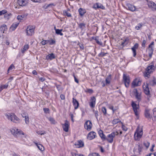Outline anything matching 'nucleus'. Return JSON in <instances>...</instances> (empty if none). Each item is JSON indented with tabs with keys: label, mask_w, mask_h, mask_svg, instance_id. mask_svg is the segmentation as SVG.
I'll use <instances>...</instances> for the list:
<instances>
[{
	"label": "nucleus",
	"mask_w": 156,
	"mask_h": 156,
	"mask_svg": "<svg viewBox=\"0 0 156 156\" xmlns=\"http://www.w3.org/2000/svg\"><path fill=\"white\" fill-rule=\"evenodd\" d=\"M78 12L80 17H82L86 13V9L82 8H80L78 9Z\"/></svg>",
	"instance_id": "nucleus-21"
},
{
	"label": "nucleus",
	"mask_w": 156,
	"mask_h": 156,
	"mask_svg": "<svg viewBox=\"0 0 156 156\" xmlns=\"http://www.w3.org/2000/svg\"><path fill=\"white\" fill-rule=\"evenodd\" d=\"M55 58V56L54 54L51 53L49 54L46 56V58L47 60H52Z\"/></svg>",
	"instance_id": "nucleus-22"
},
{
	"label": "nucleus",
	"mask_w": 156,
	"mask_h": 156,
	"mask_svg": "<svg viewBox=\"0 0 156 156\" xmlns=\"http://www.w3.org/2000/svg\"><path fill=\"white\" fill-rule=\"evenodd\" d=\"M153 113L151 115L152 120L156 121V108H154L153 110Z\"/></svg>",
	"instance_id": "nucleus-29"
},
{
	"label": "nucleus",
	"mask_w": 156,
	"mask_h": 156,
	"mask_svg": "<svg viewBox=\"0 0 156 156\" xmlns=\"http://www.w3.org/2000/svg\"><path fill=\"white\" fill-rule=\"evenodd\" d=\"M55 86L56 88L58 91H60L62 90V87H61L60 85L57 84L55 85Z\"/></svg>",
	"instance_id": "nucleus-57"
},
{
	"label": "nucleus",
	"mask_w": 156,
	"mask_h": 156,
	"mask_svg": "<svg viewBox=\"0 0 156 156\" xmlns=\"http://www.w3.org/2000/svg\"><path fill=\"white\" fill-rule=\"evenodd\" d=\"M23 18V15H19L17 16V19L18 20H22Z\"/></svg>",
	"instance_id": "nucleus-56"
},
{
	"label": "nucleus",
	"mask_w": 156,
	"mask_h": 156,
	"mask_svg": "<svg viewBox=\"0 0 156 156\" xmlns=\"http://www.w3.org/2000/svg\"><path fill=\"white\" fill-rule=\"evenodd\" d=\"M101 139L103 140H106V137L105 136L104 134L103 133L101 135V136H100Z\"/></svg>",
	"instance_id": "nucleus-49"
},
{
	"label": "nucleus",
	"mask_w": 156,
	"mask_h": 156,
	"mask_svg": "<svg viewBox=\"0 0 156 156\" xmlns=\"http://www.w3.org/2000/svg\"><path fill=\"white\" fill-rule=\"evenodd\" d=\"M93 112L94 113L95 116V117L96 118L97 120H98V112L97 110L96 111H94V110H93Z\"/></svg>",
	"instance_id": "nucleus-43"
},
{
	"label": "nucleus",
	"mask_w": 156,
	"mask_h": 156,
	"mask_svg": "<svg viewBox=\"0 0 156 156\" xmlns=\"http://www.w3.org/2000/svg\"><path fill=\"white\" fill-rule=\"evenodd\" d=\"M93 8L95 9L100 8L102 9H104L105 7L101 4L99 3H96L93 5Z\"/></svg>",
	"instance_id": "nucleus-15"
},
{
	"label": "nucleus",
	"mask_w": 156,
	"mask_h": 156,
	"mask_svg": "<svg viewBox=\"0 0 156 156\" xmlns=\"http://www.w3.org/2000/svg\"><path fill=\"white\" fill-rule=\"evenodd\" d=\"M19 23L16 22L13 23L10 27V29L12 31L14 30L19 24Z\"/></svg>",
	"instance_id": "nucleus-25"
},
{
	"label": "nucleus",
	"mask_w": 156,
	"mask_h": 156,
	"mask_svg": "<svg viewBox=\"0 0 156 156\" xmlns=\"http://www.w3.org/2000/svg\"><path fill=\"white\" fill-rule=\"evenodd\" d=\"M48 41H49V40H43L41 42V43L43 45H44L48 43Z\"/></svg>",
	"instance_id": "nucleus-48"
},
{
	"label": "nucleus",
	"mask_w": 156,
	"mask_h": 156,
	"mask_svg": "<svg viewBox=\"0 0 156 156\" xmlns=\"http://www.w3.org/2000/svg\"><path fill=\"white\" fill-rule=\"evenodd\" d=\"M101 111L104 115H106L107 114V109L105 107H102Z\"/></svg>",
	"instance_id": "nucleus-40"
},
{
	"label": "nucleus",
	"mask_w": 156,
	"mask_h": 156,
	"mask_svg": "<svg viewBox=\"0 0 156 156\" xmlns=\"http://www.w3.org/2000/svg\"><path fill=\"white\" fill-rule=\"evenodd\" d=\"M119 134L118 132H116V133L112 132L111 134H108L106 138V140L108 141L110 143H112L113 141V139L115 135H118Z\"/></svg>",
	"instance_id": "nucleus-5"
},
{
	"label": "nucleus",
	"mask_w": 156,
	"mask_h": 156,
	"mask_svg": "<svg viewBox=\"0 0 156 156\" xmlns=\"http://www.w3.org/2000/svg\"><path fill=\"white\" fill-rule=\"evenodd\" d=\"M109 108L110 109H111L113 112H115V109H114V107L112 105H110L109 106Z\"/></svg>",
	"instance_id": "nucleus-62"
},
{
	"label": "nucleus",
	"mask_w": 156,
	"mask_h": 156,
	"mask_svg": "<svg viewBox=\"0 0 156 156\" xmlns=\"http://www.w3.org/2000/svg\"><path fill=\"white\" fill-rule=\"evenodd\" d=\"M142 23H139L135 27V29L137 30H138L142 27Z\"/></svg>",
	"instance_id": "nucleus-42"
},
{
	"label": "nucleus",
	"mask_w": 156,
	"mask_h": 156,
	"mask_svg": "<svg viewBox=\"0 0 156 156\" xmlns=\"http://www.w3.org/2000/svg\"><path fill=\"white\" fill-rule=\"evenodd\" d=\"M156 84V80L154 78L153 79L150 80L149 83H147V85H151L154 86Z\"/></svg>",
	"instance_id": "nucleus-28"
},
{
	"label": "nucleus",
	"mask_w": 156,
	"mask_h": 156,
	"mask_svg": "<svg viewBox=\"0 0 156 156\" xmlns=\"http://www.w3.org/2000/svg\"><path fill=\"white\" fill-rule=\"evenodd\" d=\"M27 2V0H18L17 3L20 6H24L26 5Z\"/></svg>",
	"instance_id": "nucleus-20"
},
{
	"label": "nucleus",
	"mask_w": 156,
	"mask_h": 156,
	"mask_svg": "<svg viewBox=\"0 0 156 156\" xmlns=\"http://www.w3.org/2000/svg\"><path fill=\"white\" fill-rule=\"evenodd\" d=\"M37 146L38 148L41 151H43L44 150V147L42 145L38 144L37 143H34Z\"/></svg>",
	"instance_id": "nucleus-31"
},
{
	"label": "nucleus",
	"mask_w": 156,
	"mask_h": 156,
	"mask_svg": "<svg viewBox=\"0 0 156 156\" xmlns=\"http://www.w3.org/2000/svg\"><path fill=\"white\" fill-rule=\"evenodd\" d=\"M75 145H77V147L78 148L82 147L84 146V143L82 141L80 140L76 143Z\"/></svg>",
	"instance_id": "nucleus-27"
},
{
	"label": "nucleus",
	"mask_w": 156,
	"mask_h": 156,
	"mask_svg": "<svg viewBox=\"0 0 156 156\" xmlns=\"http://www.w3.org/2000/svg\"><path fill=\"white\" fill-rule=\"evenodd\" d=\"M25 122L26 124H27L29 122V118L28 116H25Z\"/></svg>",
	"instance_id": "nucleus-59"
},
{
	"label": "nucleus",
	"mask_w": 156,
	"mask_h": 156,
	"mask_svg": "<svg viewBox=\"0 0 156 156\" xmlns=\"http://www.w3.org/2000/svg\"><path fill=\"white\" fill-rule=\"evenodd\" d=\"M133 92L136 98L137 99L138 102L141 101V96L140 94H139L137 91L136 89H134L133 90Z\"/></svg>",
	"instance_id": "nucleus-10"
},
{
	"label": "nucleus",
	"mask_w": 156,
	"mask_h": 156,
	"mask_svg": "<svg viewBox=\"0 0 156 156\" xmlns=\"http://www.w3.org/2000/svg\"><path fill=\"white\" fill-rule=\"evenodd\" d=\"M112 123L113 125H115L116 124L120 122L121 123H122V122L120 121V120L118 119H114L112 122Z\"/></svg>",
	"instance_id": "nucleus-35"
},
{
	"label": "nucleus",
	"mask_w": 156,
	"mask_h": 156,
	"mask_svg": "<svg viewBox=\"0 0 156 156\" xmlns=\"http://www.w3.org/2000/svg\"><path fill=\"white\" fill-rule=\"evenodd\" d=\"M143 134V131L142 129L139 126H138L134 134V138L135 140L139 141L142 137Z\"/></svg>",
	"instance_id": "nucleus-2"
},
{
	"label": "nucleus",
	"mask_w": 156,
	"mask_h": 156,
	"mask_svg": "<svg viewBox=\"0 0 156 156\" xmlns=\"http://www.w3.org/2000/svg\"><path fill=\"white\" fill-rule=\"evenodd\" d=\"M129 9L132 12L136 10V7L132 5H129L128 6Z\"/></svg>",
	"instance_id": "nucleus-34"
},
{
	"label": "nucleus",
	"mask_w": 156,
	"mask_h": 156,
	"mask_svg": "<svg viewBox=\"0 0 156 156\" xmlns=\"http://www.w3.org/2000/svg\"><path fill=\"white\" fill-rule=\"evenodd\" d=\"M122 124V130H124L125 131H126L127 130V128L125 126H124L123 123H121Z\"/></svg>",
	"instance_id": "nucleus-55"
},
{
	"label": "nucleus",
	"mask_w": 156,
	"mask_h": 156,
	"mask_svg": "<svg viewBox=\"0 0 156 156\" xmlns=\"http://www.w3.org/2000/svg\"><path fill=\"white\" fill-rule=\"evenodd\" d=\"M154 65H149L146 69L144 72V76L146 79L149 78L150 75L154 71Z\"/></svg>",
	"instance_id": "nucleus-1"
},
{
	"label": "nucleus",
	"mask_w": 156,
	"mask_h": 156,
	"mask_svg": "<svg viewBox=\"0 0 156 156\" xmlns=\"http://www.w3.org/2000/svg\"><path fill=\"white\" fill-rule=\"evenodd\" d=\"M51 122V123L55 124L56 122L54 118L52 117H49L48 119Z\"/></svg>",
	"instance_id": "nucleus-44"
},
{
	"label": "nucleus",
	"mask_w": 156,
	"mask_h": 156,
	"mask_svg": "<svg viewBox=\"0 0 156 156\" xmlns=\"http://www.w3.org/2000/svg\"><path fill=\"white\" fill-rule=\"evenodd\" d=\"M123 78L125 86L126 87H128L129 86L130 82L129 76L123 74Z\"/></svg>",
	"instance_id": "nucleus-6"
},
{
	"label": "nucleus",
	"mask_w": 156,
	"mask_h": 156,
	"mask_svg": "<svg viewBox=\"0 0 156 156\" xmlns=\"http://www.w3.org/2000/svg\"><path fill=\"white\" fill-rule=\"evenodd\" d=\"M95 40V41L99 45H102V43L100 41H99V40L97 38V37H95V39H94Z\"/></svg>",
	"instance_id": "nucleus-46"
},
{
	"label": "nucleus",
	"mask_w": 156,
	"mask_h": 156,
	"mask_svg": "<svg viewBox=\"0 0 156 156\" xmlns=\"http://www.w3.org/2000/svg\"><path fill=\"white\" fill-rule=\"evenodd\" d=\"M145 43H146V41L145 40H143L142 43V46L145 48Z\"/></svg>",
	"instance_id": "nucleus-64"
},
{
	"label": "nucleus",
	"mask_w": 156,
	"mask_h": 156,
	"mask_svg": "<svg viewBox=\"0 0 156 156\" xmlns=\"http://www.w3.org/2000/svg\"><path fill=\"white\" fill-rule=\"evenodd\" d=\"M69 122L67 120H66L65 121L64 124L62 126V128L63 130L66 132H68L69 130Z\"/></svg>",
	"instance_id": "nucleus-13"
},
{
	"label": "nucleus",
	"mask_w": 156,
	"mask_h": 156,
	"mask_svg": "<svg viewBox=\"0 0 156 156\" xmlns=\"http://www.w3.org/2000/svg\"><path fill=\"white\" fill-rule=\"evenodd\" d=\"M96 136V133L94 131L90 132L87 135V138L91 140L95 138Z\"/></svg>",
	"instance_id": "nucleus-12"
},
{
	"label": "nucleus",
	"mask_w": 156,
	"mask_h": 156,
	"mask_svg": "<svg viewBox=\"0 0 156 156\" xmlns=\"http://www.w3.org/2000/svg\"><path fill=\"white\" fill-rule=\"evenodd\" d=\"M141 84L140 81L137 79L134 80L132 83V84L134 87L140 86Z\"/></svg>",
	"instance_id": "nucleus-23"
},
{
	"label": "nucleus",
	"mask_w": 156,
	"mask_h": 156,
	"mask_svg": "<svg viewBox=\"0 0 156 156\" xmlns=\"http://www.w3.org/2000/svg\"><path fill=\"white\" fill-rule=\"evenodd\" d=\"M9 15L8 13H5L4 16V18L7 19H9Z\"/></svg>",
	"instance_id": "nucleus-60"
},
{
	"label": "nucleus",
	"mask_w": 156,
	"mask_h": 156,
	"mask_svg": "<svg viewBox=\"0 0 156 156\" xmlns=\"http://www.w3.org/2000/svg\"><path fill=\"white\" fill-rule=\"evenodd\" d=\"M7 30V27L6 25L5 24H3L0 27V30L3 33H4V31Z\"/></svg>",
	"instance_id": "nucleus-32"
},
{
	"label": "nucleus",
	"mask_w": 156,
	"mask_h": 156,
	"mask_svg": "<svg viewBox=\"0 0 156 156\" xmlns=\"http://www.w3.org/2000/svg\"><path fill=\"white\" fill-rule=\"evenodd\" d=\"M77 45L79 46L80 49L81 50H83L84 49V48L83 44H80V43H78Z\"/></svg>",
	"instance_id": "nucleus-50"
},
{
	"label": "nucleus",
	"mask_w": 156,
	"mask_h": 156,
	"mask_svg": "<svg viewBox=\"0 0 156 156\" xmlns=\"http://www.w3.org/2000/svg\"><path fill=\"white\" fill-rule=\"evenodd\" d=\"M148 48V55L149 57L151 58L152 57L154 50V42L153 41H152L151 44L149 45Z\"/></svg>",
	"instance_id": "nucleus-8"
},
{
	"label": "nucleus",
	"mask_w": 156,
	"mask_h": 156,
	"mask_svg": "<svg viewBox=\"0 0 156 156\" xmlns=\"http://www.w3.org/2000/svg\"><path fill=\"white\" fill-rule=\"evenodd\" d=\"M144 144L147 148H148L150 145V143L147 141L145 142Z\"/></svg>",
	"instance_id": "nucleus-52"
},
{
	"label": "nucleus",
	"mask_w": 156,
	"mask_h": 156,
	"mask_svg": "<svg viewBox=\"0 0 156 156\" xmlns=\"http://www.w3.org/2000/svg\"><path fill=\"white\" fill-rule=\"evenodd\" d=\"M71 156H83L82 154H78L77 153L72 152H71Z\"/></svg>",
	"instance_id": "nucleus-41"
},
{
	"label": "nucleus",
	"mask_w": 156,
	"mask_h": 156,
	"mask_svg": "<svg viewBox=\"0 0 156 156\" xmlns=\"http://www.w3.org/2000/svg\"><path fill=\"white\" fill-rule=\"evenodd\" d=\"M150 19L153 24H156V16H153L150 18Z\"/></svg>",
	"instance_id": "nucleus-38"
},
{
	"label": "nucleus",
	"mask_w": 156,
	"mask_h": 156,
	"mask_svg": "<svg viewBox=\"0 0 156 156\" xmlns=\"http://www.w3.org/2000/svg\"><path fill=\"white\" fill-rule=\"evenodd\" d=\"M14 67V65L13 64H11L8 68L7 72L8 73H9V71L12 70L13 68Z\"/></svg>",
	"instance_id": "nucleus-53"
},
{
	"label": "nucleus",
	"mask_w": 156,
	"mask_h": 156,
	"mask_svg": "<svg viewBox=\"0 0 156 156\" xmlns=\"http://www.w3.org/2000/svg\"><path fill=\"white\" fill-rule=\"evenodd\" d=\"M48 43L50 45H52L55 44V41L52 39L51 41L49 40Z\"/></svg>",
	"instance_id": "nucleus-51"
},
{
	"label": "nucleus",
	"mask_w": 156,
	"mask_h": 156,
	"mask_svg": "<svg viewBox=\"0 0 156 156\" xmlns=\"http://www.w3.org/2000/svg\"><path fill=\"white\" fill-rule=\"evenodd\" d=\"M2 87L3 88V89H6L8 87V84H6L5 85H2Z\"/></svg>",
	"instance_id": "nucleus-63"
},
{
	"label": "nucleus",
	"mask_w": 156,
	"mask_h": 156,
	"mask_svg": "<svg viewBox=\"0 0 156 156\" xmlns=\"http://www.w3.org/2000/svg\"><path fill=\"white\" fill-rule=\"evenodd\" d=\"M139 47V44L138 43H136L133 47L131 48L133 53V56L135 57L136 55V49H137Z\"/></svg>",
	"instance_id": "nucleus-17"
},
{
	"label": "nucleus",
	"mask_w": 156,
	"mask_h": 156,
	"mask_svg": "<svg viewBox=\"0 0 156 156\" xmlns=\"http://www.w3.org/2000/svg\"><path fill=\"white\" fill-rule=\"evenodd\" d=\"M86 24L84 23H80L79 24V27L81 29V30H83L84 28L86 27Z\"/></svg>",
	"instance_id": "nucleus-37"
},
{
	"label": "nucleus",
	"mask_w": 156,
	"mask_h": 156,
	"mask_svg": "<svg viewBox=\"0 0 156 156\" xmlns=\"http://www.w3.org/2000/svg\"><path fill=\"white\" fill-rule=\"evenodd\" d=\"M63 29H58L56 30V31L55 32V33L56 34L58 35H59L61 36H62L63 35V34L62 33V31Z\"/></svg>",
	"instance_id": "nucleus-39"
},
{
	"label": "nucleus",
	"mask_w": 156,
	"mask_h": 156,
	"mask_svg": "<svg viewBox=\"0 0 156 156\" xmlns=\"http://www.w3.org/2000/svg\"><path fill=\"white\" fill-rule=\"evenodd\" d=\"M148 5L153 11L156 10V4L152 1H150L148 2Z\"/></svg>",
	"instance_id": "nucleus-16"
},
{
	"label": "nucleus",
	"mask_w": 156,
	"mask_h": 156,
	"mask_svg": "<svg viewBox=\"0 0 156 156\" xmlns=\"http://www.w3.org/2000/svg\"><path fill=\"white\" fill-rule=\"evenodd\" d=\"M37 133L38 134H41V135H43L45 133L44 131H39L37 132Z\"/></svg>",
	"instance_id": "nucleus-61"
},
{
	"label": "nucleus",
	"mask_w": 156,
	"mask_h": 156,
	"mask_svg": "<svg viewBox=\"0 0 156 156\" xmlns=\"http://www.w3.org/2000/svg\"><path fill=\"white\" fill-rule=\"evenodd\" d=\"M148 86H149L147 85H147L143 86V88L144 89V92L145 94L147 95L150 94V90Z\"/></svg>",
	"instance_id": "nucleus-19"
},
{
	"label": "nucleus",
	"mask_w": 156,
	"mask_h": 156,
	"mask_svg": "<svg viewBox=\"0 0 156 156\" xmlns=\"http://www.w3.org/2000/svg\"><path fill=\"white\" fill-rule=\"evenodd\" d=\"M11 132L13 135L16 136H17L18 134L24 135V133L23 131L19 130L18 129H16V130L12 129L11 130Z\"/></svg>",
	"instance_id": "nucleus-14"
},
{
	"label": "nucleus",
	"mask_w": 156,
	"mask_h": 156,
	"mask_svg": "<svg viewBox=\"0 0 156 156\" xmlns=\"http://www.w3.org/2000/svg\"><path fill=\"white\" fill-rule=\"evenodd\" d=\"M43 111L45 114H49L50 113L49 109L48 108H43Z\"/></svg>",
	"instance_id": "nucleus-47"
},
{
	"label": "nucleus",
	"mask_w": 156,
	"mask_h": 156,
	"mask_svg": "<svg viewBox=\"0 0 156 156\" xmlns=\"http://www.w3.org/2000/svg\"><path fill=\"white\" fill-rule=\"evenodd\" d=\"M72 102L75 109H77L79 106V103L77 100L74 98H73Z\"/></svg>",
	"instance_id": "nucleus-18"
},
{
	"label": "nucleus",
	"mask_w": 156,
	"mask_h": 156,
	"mask_svg": "<svg viewBox=\"0 0 156 156\" xmlns=\"http://www.w3.org/2000/svg\"><path fill=\"white\" fill-rule=\"evenodd\" d=\"M7 12V11L5 10H3L2 11H0V16H1L3 14H4L6 13Z\"/></svg>",
	"instance_id": "nucleus-54"
},
{
	"label": "nucleus",
	"mask_w": 156,
	"mask_h": 156,
	"mask_svg": "<svg viewBox=\"0 0 156 156\" xmlns=\"http://www.w3.org/2000/svg\"><path fill=\"white\" fill-rule=\"evenodd\" d=\"M89 105L92 108H94L96 104V99L94 96L91 97L90 99Z\"/></svg>",
	"instance_id": "nucleus-11"
},
{
	"label": "nucleus",
	"mask_w": 156,
	"mask_h": 156,
	"mask_svg": "<svg viewBox=\"0 0 156 156\" xmlns=\"http://www.w3.org/2000/svg\"><path fill=\"white\" fill-rule=\"evenodd\" d=\"M90 156H101L99 154L97 153H94L90 155Z\"/></svg>",
	"instance_id": "nucleus-58"
},
{
	"label": "nucleus",
	"mask_w": 156,
	"mask_h": 156,
	"mask_svg": "<svg viewBox=\"0 0 156 156\" xmlns=\"http://www.w3.org/2000/svg\"><path fill=\"white\" fill-rule=\"evenodd\" d=\"M92 126V123L90 120H87L86 121L84 125L85 128L88 131L91 129Z\"/></svg>",
	"instance_id": "nucleus-9"
},
{
	"label": "nucleus",
	"mask_w": 156,
	"mask_h": 156,
	"mask_svg": "<svg viewBox=\"0 0 156 156\" xmlns=\"http://www.w3.org/2000/svg\"><path fill=\"white\" fill-rule=\"evenodd\" d=\"M34 28L33 26H28L26 30L27 35L29 36L32 35L34 33Z\"/></svg>",
	"instance_id": "nucleus-7"
},
{
	"label": "nucleus",
	"mask_w": 156,
	"mask_h": 156,
	"mask_svg": "<svg viewBox=\"0 0 156 156\" xmlns=\"http://www.w3.org/2000/svg\"><path fill=\"white\" fill-rule=\"evenodd\" d=\"M29 48V46L28 44H25L23 47V49L21 50V52L22 53H24V52L27 50Z\"/></svg>",
	"instance_id": "nucleus-33"
},
{
	"label": "nucleus",
	"mask_w": 156,
	"mask_h": 156,
	"mask_svg": "<svg viewBox=\"0 0 156 156\" xmlns=\"http://www.w3.org/2000/svg\"><path fill=\"white\" fill-rule=\"evenodd\" d=\"M131 106L133 107V110L135 115L136 116L137 119H138L139 114L138 110L139 108V106L137 105V104L135 103L133 101L132 102Z\"/></svg>",
	"instance_id": "nucleus-3"
},
{
	"label": "nucleus",
	"mask_w": 156,
	"mask_h": 156,
	"mask_svg": "<svg viewBox=\"0 0 156 156\" xmlns=\"http://www.w3.org/2000/svg\"><path fill=\"white\" fill-rule=\"evenodd\" d=\"M108 54L107 53H104L102 52H101L98 55V56L99 57H102L106 55V54Z\"/></svg>",
	"instance_id": "nucleus-45"
},
{
	"label": "nucleus",
	"mask_w": 156,
	"mask_h": 156,
	"mask_svg": "<svg viewBox=\"0 0 156 156\" xmlns=\"http://www.w3.org/2000/svg\"><path fill=\"white\" fill-rule=\"evenodd\" d=\"M6 116L9 120H13V118H14V122L16 123L19 122L20 120L14 114L11 113L6 115Z\"/></svg>",
	"instance_id": "nucleus-4"
},
{
	"label": "nucleus",
	"mask_w": 156,
	"mask_h": 156,
	"mask_svg": "<svg viewBox=\"0 0 156 156\" xmlns=\"http://www.w3.org/2000/svg\"><path fill=\"white\" fill-rule=\"evenodd\" d=\"M150 110L148 109H147L145 110V116L148 119H151V115L150 112Z\"/></svg>",
	"instance_id": "nucleus-24"
},
{
	"label": "nucleus",
	"mask_w": 156,
	"mask_h": 156,
	"mask_svg": "<svg viewBox=\"0 0 156 156\" xmlns=\"http://www.w3.org/2000/svg\"><path fill=\"white\" fill-rule=\"evenodd\" d=\"M63 14L64 16H66L69 17H72V15L71 14L68 12V11L66 10H64L63 11Z\"/></svg>",
	"instance_id": "nucleus-36"
},
{
	"label": "nucleus",
	"mask_w": 156,
	"mask_h": 156,
	"mask_svg": "<svg viewBox=\"0 0 156 156\" xmlns=\"http://www.w3.org/2000/svg\"><path fill=\"white\" fill-rule=\"evenodd\" d=\"M129 39L128 38H126L123 40L121 44V45L123 47H124L125 46L128 44L129 42Z\"/></svg>",
	"instance_id": "nucleus-30"
},
{
	"label": "nucleus",
	"mask_w": 156,
	"mask_h": 156,
	"mask_svg": "<svg viewBox=\"0 0 156 156\" xmlns=\"http://www.w3.org/2000/svg\"><path fill=\"white\" fill-rule=\"evenodd\" d=\"M112 75L110 74L105 79V82L107 85L109 84L110 83Z\"/></svg>",
	"instance_id": "nucleus-26"
}]
</instances>
